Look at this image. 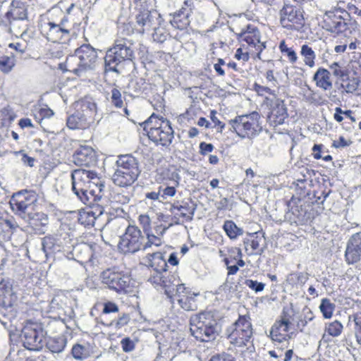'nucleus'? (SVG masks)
Instances as JSON below:
<instances>
[{
	"mask_svg": "<svg viewBox=\"0 0 361 361\" xmlns=\"http://www.w3.org/2000/svg\"><path fill=\"white\" fill-rule=\"evenodd\" d=\"M145 260L146 265L154 271L148 281L164 288L165 294L169 299L173 309L175 308L176 302L180 305V293L179 292L180 279L178 274H171V271L168 272L166 269L168 265L164 254L160 252L148 253Z\"/></svg>",
	"mask_w": 361,
	"mask_h": 361,
	"instance_id": "f257e3e1",
	"label": "nucleus"
},
{
	"mask_svg": "<svg viewBox=\"0 0 361 361\" xmlns=\"http://www.w3.org/2000/svg\"><path fill=\"white\" fill-rule=\"evenodd\" d=\"M71 179L72 190L83 204L87 205L102 200L104 184L97 171L75 169L71 173Z\"/></svg>",
	"mask_w": 361,
	"mask_h": 361,
	"instance_id": "f03ea898",
	"label": "nucleus"
},
{
	"mask_svg": "<svg viewBox=\"0 0 361 361\" xmlns=\"http://www.w3.org/2000/svg\"><path fill=\"white\" fill-rule=\"evenodd\" d=\"M135 42L130 38H116L106 51L104 71L120 73L119 68L136 59Z\"/></svg>",
	"mask_w": 361,
	"mask_h": 361,
	"instance_id": "7ed1b4c3",
	"label": "nucleus"
},
{
	"mask_svg": "<svg viewBox=\"0 0 361 361\" xmlns=\"http://www.w3.org/2000/svg\"><path fill=\"white\" fill-rule=\"evenodd\" d=\"M230 130L242 139L256 137L262 130V115L256 110L229 120Z\"/></svg>",
	"mask_w": 361,
	"mask_h": 361,
	"instance_id": "20e7f679",
	"label": "nucleus"
},
{
	"mask_svg": "<svg viewBox=\"0 0 361 361\" xmlns=\"http://www.w3.org/2000/svg\"><path fill=\"white\" fill-rule=\"evenodd\" d=\"M116 166V169L113 174L112 180L115 185L120 187L133 185L141 172L138 159L131 154L119 155Z\"/></svg>",
	"mask_w": 361,
	"mask_h": 361,
	"instance_id": "39448f33",
	"label": "nucleus"
},
{
	"mask_svg": "<svg viewBox=\"0 0 361 361\" xmlns=\"http://www.w3.org/2000/svg\"><path fill=\"white\" fill-rule=\"evenodd\" d=\"M138 221L146 235L145 247H157L164 243L162 236L167 227L161 221L157 213L153 212L140 214Z\"/></svg>",
	"mask_w": 361,
	"mask_h": 361,
	"instance_id": "423d86ee",
	"label": "nucleus"
},
{
	"mask_svg": "<svg viewBox=\"0 0 361 361\" xmlns=\"http://www.w3.org/2000/svg\"><path fill=\"white\" fill-rule=\"evenodd\" d=\"M13 280L7 278L0 281V322L6 326L18 314V296L13 288Z\"/></svg>",
	"mask_w": 361,
	"mask_h": 361,
	"instance_id": "0eeeda50",
	"label": "nucleus"
},
{
	"mask_svg": "<svg viewBox=\"0 0 361 361\" xmlns=\"http://www.w3.org/2000/svg\"><path fill=\"white\" fill-rule=\"evenodd\" d=\"M216 322L209 312H201L190 319V331L196 340L208 343L216 336Z\"/></svg>",
	"mask_w": 361,
	"mask_h": 361,
	"instance_id": "6e6552de",
	"label": "nucleus"
},
{
	"mask_svg": "<svg viewBox=\"0 0 361 361\" xmlns=\"http://www.w3.org/2000/svg\"><path fill=\"white\" fill-rule=\"evenodd\" d=\"M145 245L146 236L142 234L140 229L136 226L129 225L124 233L120 236L118 248L124 255L135 254L140 250L147 251L152 249V247H145Z\"/></svg>",
	"mask_w": 361,
	"mask_h": 361,
	"instance_id": "1a4fd4ad",
	"label": "nucleus"
},
{
	"mask_svg": "<svg viewBox=\"0 0 361 361\" xmlns=\"http://www.w3.org/2000/svg\"><path fill=\"white\" fill-rule=\"evenodd\" d=\"M355 23L350 13L343 8L325 12L322 20V27L333 33L344 32Z\"/></svg>",
	"mask_w": 361,
	"mask_h": 361,
	"instance_id": "9d476101",
	"label": "nucleus"
},
{
	"mask_svg": "<svg viewBox=\"0 0 361 361\" xmlns=\"http://www.w3.org/2000/svg\"><path fill=\"white\" fill-rule=\"evenodd\" d=\"M253 328L249 314L239 315L228 330V339L236 347H245L251 339Z\"/></svg>",
	"mask_w": 361,
	"mask_h": 361,
	"instance_id": "9b49d317",
	"label": "nucleus"
},
{
	"mask_svg": "<svg viewBox=\"0 0 361 361\" xmlns=\"http://www.w3.org/2000/svg\"><path fill=\"white\" fill-rule=\"evenodd\" d=\"M45 335L40 324L28 320L21 330L20 338L26 349L39 351L45 345Z\"/></svg>",
	"mask_w": 361,
	"mask_h": 361,
	"instance_id": "f8f14e48",
	"label": "nucleus"
},
{
	"mask_svg": "<svg viewBox=\"0 0 361 361\" xmlns=\"http://www.w3.org/2000/svg\"><path fill=\"white\" fill-rule=\"evenodd\" d=\"M263 105L266 106L267 121L269 126L277 127L285 123L288 118V107L283 99L278 97H265Z\"/></svg>",
	"mask_w": 361,
	"mask_h": 361,
	"instance_id": "ddd939ff",
	"label": "nucleus"
},
{
	"mask_svg": "<svg viewBox=\"0 0 361 361\" xmlns=\"http://www.w3.org/2000/svg\"><path fill=\"white\" fill-rule=\"evenodd\" d=\"M78 57L80 60L78 66L71 71L77 76H81L88 70H92L98 58L97 49L89 43H85L77 48L71 58Z\"/></svg>",
	"mask_w": 361,
	"mask_h": 361,
	"instance_id": "4468645a",
	"label": "nucleus"
},
{
	"mask_svg": "<svg viewBox=\"0 0 361 361\" xmlns=\"http://www.w3.org/2000/svg\"><path fill=\"white\" fill-rule=\"evenodd\" d=\"M37 200V197L35 191L22 190L12 195L9 204L13 212L21 219L33 210Z\"/></svg>",
	"mask_w": 361,
	"mask_h": 361,
	"instance_id": "2eb2a0df",
	"label": "nucleus"
},
{
	"mask_svg": "<svg viewBox=\"0 0 361 361\" xmlns=\"http://www.w3.org/2000/svg\"><path fill=\"white\" fill-rule=\"evenodd\" d=\"M100 278L104 284L118 293H126L130 288V276L123 271H116L115 267L103 271Z\"/></svg>",
	"mask_w": 361,
	"mask_h": 361,
	"instance_id": "dca6fc26",
	"label": "nucleus"
},
{
	"mask_svg": "<svg viewBox=\"0 0 361 361\" xmlns=\"http://www.w3.org/2000/svg\"><path fill=\"white\" fill-rule=\"evenodd\" d=\"M236 38L240 43H244L246 49L255 51L259 58L266 48L264 42L261 41V33L257 26L247 25L245 28L237 34Z\"/></svg>",
	"mask_w": 361,
	"mask_h": 361,
	"instance_id": "f3484780",
	"label": "nucleus"
},
{
	"mask_svg": "<svg viewBox=\"0 0 361 361\" xmlns=\"http://www.w3.org/2000/svg\"><path fill=\"white\" fill-rule=\"evenodd\" d=\"M102 252L99 245L96 243H80L73 246L71 251L66 252V258L74 259L81 264L92 262L93 259L97 258Z\"/></svg>",
	"mask_w": 361,
	"mask_h": 361,
	"instance_id": "a211bd4d",
	"label": "nucleus"
},
{
	"mask_svg": "<svg viewBox=\"0 0 361 361\" xmlns=\"http://www.w3.org/2000/svg\"><path fill=\"white\" fill-rule=\"evenodd\" d=\"M281 26L288 30H300L305 23L301 8L293 4H284L279 11Z\"/></svg>",
	"mask_w": 361,
	"mask_h": 361,
	"instance_id": "6ab92c4d",
	"label": "nucleus"
},
{
	"mask_svg": "<svg viewBox=\"0 0 361 361\" xmlns=\"http://www.w3.org/2000/svg\"><path fill=\"white\" fill-rule=\"evenodd\" d=\"M219 257L226 264L227 279L229 276L235 275L240 267H244L245 262L243 257L242 250L239 247L228 246L219 250Z\"/></svg>",
	"mask_w": 361,
	"mask_h": 361,
	"instance_id": "aec40b11",
	"label": "nucleus"
},
{
	"mask_svg": "<svg viewBox=\"0 0 361 361\" xmlns=\"http://www.w3.org/2000/svg\"><path fill=\"white\" fill-rule=\"evenodd\" d=\"M292 322L289 315L283 311L280 318L275 321L269 331V336L272 341L277 343L291 339Z\"/></svg>",
	"mask_w": 361,
	"mask_h": 361,
	"instance_id": "412c9836",
	"label": "nucleus"
},
{
	"mask_svg": "<svg viewBox=\"0 0 361 361\" xmlns=\"http://www.w3.org/2000/svg\"><path fill=\"white\" fill-rule=\"evenodd\" d=\"M72 161L76 166L92 167L97 164L98 157L91 146L80 145L74 150Z\"/></svg>",
	"mask_w": 361,
	"mask_h": 361,
	"instance_id": "4be33fe9",
	"label": "nucleus"
},
{
	"mask_svg": "<svg viewBox=\"0 0 361 361\" xmlns=\"http://www.w3.org/2000/svg\"><path fill=\"white\" fill-rule=\"evenodd\" d=\"M161 18V15L156 10H140L135 17L136 23L140 27L139 32L142 33L149 32L156 26L160 25Z\"/></svg>",
	"mask_w": 361,
	"mask_h": 361,
	"instance_id": "5701e85b",
	"label": "nucleus"
},
{
	"mask_svg": "<svg viewBox=\"0 0 361 361\" xmlns=\"http://www.w3.org/2000/svg\"><path fill=\"white\" fill-rule=\"evenodd\" d=\"M35 234H44L49 224V216L42 212L32 210L21 218Z\"/></svg>",
	"mask_w": 361,
	"mask_h": 361,
	"instance_id": "b1692460",
	"label": "nucleus"
},
{
	"mask_svg": "<svg viewBox=\"0 0 361 361\" xmlns=\"http://www.w3.org/2000/svg\"><path fill=\"white\" fill-rule=\"evenodd\" d=\"M173 134L171 123H166L162 128L151 127L147 136L156 145L169 146L172 142Z\"/></svg>",
	"mask_w": 361,
	"mask_h": 361,
	"instance_id": "393cba45",
	"label": "nucleus"
},
{
	"mask_svg": "<svg viewBox=\"0 0 361 361\" xmlns=\"http://www.w3.org/2000/svg\"><path fill=\"white\" fill-rule=\"evenodd\" d=\"M42 246L47 259L54 258L56 254L62 253L66 255V246L63 244L62 240L57 236L48 235L42 239Z\"/></svg>",
	"mask_w": 361,
	"mask_h": 361,
	"instance_id": "a878e982",
	"label": "nucleus"
},
{
	"mask_svg": "<svg viewBox=\"0 0 361 361\" xmlns=\"http://www.w3.org/2000/svg\"><path fill=\"white\" fill-rule=\"evenodd\" d=\"M75 110L78 111L82 114L85 115L89 118H95L97 113V106L94 99L86 95L73 103Z\"/></svg>",
	"mask_w": 361,
	"mask_h": 361,
	"instance_id": "bb28decb",
	"label": "nucleus"
},
{
	"mask_svg": "<svg viewBox=\"0 0 361 361\" xmlns=\"http://www.w3.org/2000/svg\"><path fill=\"white\" fill-rule=\"evenodd\" d=\"M95 118H89L85 115L82 114L78 111L67 116L66 126L69 129H87L89 128L94 123Z\"/></svg>",
	"mask_w": 361,
	"mask_h": 361,
	"instance_id": "cd10ccee",
	"label": "nucleus"
},
{
	"mask_svg": "<svg viewBox=\"0 0 361 361\" xmlns=\"http://www.w3.org/2000/svg\"><path fill=\"white\" fill-rule=\"evenodd\" d=\"M313 80L317 87L323 91L331 90L334 83L331 79V73L325 68H319L313 75Z\"/></svg>",
	"mask_w": 361,
	"mask_h": 361,
	"instance_id": "c85d7f7f",
	"label": "nucleus"
},
{
	"mask_svg": "<svg viewBox=\"0 0 361 361\" xmlns=\"http://www.w3.org/2000/svg\"><path fill=\"white\" fill-rule=\"evenodd\" d=\"M170 214H164L163 213H157L161 221L166 224V227L169 229L173 225H178L180 213V204L179 201H176L169 204V207L166 208Z\"/></svg>",
	"mask_w": 361,
	"mask_h": 361,
	"instance_id": "c756f323",
	"label": "nucleus"
},
{
	"mask_svg": "<svg viewBox=\"0 0 361 361\" xmlns=\"http://www.w3.org/2000/svg\"><path fill=\"white\" fill-rule=\"evenodd\" d=\"M5 17L9 22L26 20L27 18V6L20 1L13 0L11 4V9L6 13Z\"/></svg>",
	"mask_w": 361,
	"mask_h": 361,
	"instance_id": "7c9ffc66",
	"label": "nucleus"
},
{
	"mask_svg": "<svg viewBox=\"0 0 361 361\" xmlns=\"http://www.w3.org/2000/svg\"><path fill=\"white\" fill-rule=\"evenodd\" d=\"M48 27L47 31V39L52 42H59L64 35H68L70 30L66 27H61L58 23L54 22H48L46 23Z\"/></svg>",
	"mask_w": 361,
	"mask_h": 361,
	"instance_id": "2f4dec72",
	"label": "nucleus"
},
{
	"mask_svg": "<svg viewBox=\"0 0 361 361\" xmlns=\"http://www.w3.org/2000/svg\"><path fill=\"white\" fill-rule=\"evenodd\" d=\"M128 89L131 91V94L135 96L147 95L152 90V85L145 79L137 78L129 82Z\"/></svg>",
	"mask_w": 361,
	"mask_h": 361,
	"instance_id": "473e14b6",
	"label": "nucleus"
},
{
	"mask_svg": "<svg viewBox=\"0 0 361 361\" xmlns=\"http://www.w3.org/2000/svg\"><path fill=\"white\" fill-rule=\"evenodd\" d=\"M309 279V274L305 271H293L288 274L286 279V285L291 288H301Z\"/></svg>",
	"mask_w": 361,
	"mask_h": 361,
	"instance_id": "72a5a7b5",
	"label": "nucleus"
},
{
	"mask_svg": "<svg viewBox=\"0 0 361 361\" xmlns=\"http://www.w3.org/2000/svg\"><path fill=\"white\" fill-rule=\"evenodd\" d=\"M93 352V346L86 341L74 344L71 350L73 357L77 360L87 359Z\"/></svg>",
	"mask_w": 361,
	"mask_h": 361,
	"instance_id": "f704fd0d",
	"label": "nucleus"
},
{
	"mask_svg": "<svg viewBox=\"0 0 361 361\" xmlns=\"http://www.w3.org/2000/svg\"><path fill=\"white\" fill-rule=\"evenodd\" d=\"M67 344V338L65 335L59 336L50 337L47 340L45 338V345L47 348L54 353L62 352Z\"/></svg>",
	"mask_w": 361,
	"mask_h": 361,
	"instance_id": "c9c22d12",
	"label": "nucleus"
},
{
	"mask_svg": "<svg viewBox=\"0 0 361 361\" xmlns=\"http://www.w3.org/2000/svg\"><path fill=\"white\" fill-rule=\"evenodd\" d=\"M262 238L259 237L257 233H252L244 239V247L248 255H256L259 253V244Z\"/></svg>",
	"mask_w": 361,
	"mask_h": 361,
	"instance_id": "e433bc0d",
	"label": "nucleus"
},
{
	"mask_svg": "<svg viewBox=\"0 0 361 361\" xmlns=\"http://www.w3.org/2000/svg\"><path fill=\"white\" fill-rule=\"evenodd\" d=\"M166 123H171L163 116H159V115L153 113L145 121L142 123L141 126H143V130L145 131L148 135V132L151 127L162 128L164 123L165 124Z\"/></svg>",
	"mask_w": 361,
	"mask_h": 361,
	"instance_id": "4c0bfd02",
	"label": "nucleus"
},
{
	"mask_svg": "<svg viewBox=\"0 0 361 361\" xmlns=\"http://www.w3.org/2000/svg\"><path fill=\"white\" fill-rule=\"evenodd\" d=\"M360 80L357 78L350 76L348 69L346 70V75L343 77L341 81L340 88L345 92H353L359 87Z\"/></svg>",
	"mask_w": 361,
	"mask_h": 361,
	"instance_id": "58836bf2",
	"label": "nucleus"
},
{
	"mask_svg": "<svg viewBox=\"0 0 361 361\" xmlns=\"http://www.w3.org/2000/svg\"><path fill=\"white\" fill-rule=\"evenodd\" d=\"M182 308L186 311L196 310L197 308V303L195 300V297L198 296L199 293H192V295H189L188 292L186 290V288H185L183 284H182Z\"/></svg>",
	"mask_w": 361,
	"mask_h": 361,
	"instance_id": "ea45409f",
	"label": "nucleus"
},
{
	"mask_svg": "<svg viewBox=\"0 0 361 361\" xmlns=\"http://www.w3.org/2000/svg\"><path fill=\"white\" fill-rule=\"evenodd\" d=\"M169 22L173 28V30H169L170 36L179 42L180 40V35H179L178 31L180 27V10H178L173 13H170Z\"/></svg>",
	"mask_w": 361,
	"mask_h": 361,
	"instance_id": "a19ab883",
	"label": "nucleus"
},
{
	"mask_svg": "<svg viewBox=\"0 0 361 361\" xmlns=\"http://www.w3.org/2000/svg\"><path fill=\"white\" fill-rule=\"evenodd\" d=\"M300 55L303 58L304 63L308 67H314L316 63L317 55L312 48L308 44L301 46Z\"/></svg>",
	"mask_w": 361,
	"mask_h": 361,
	"instance_id": "79ce46f5",
	"label": "nucleus"
},
{
	"mask_svg": "<svg viewBox=\"0 0 361 361\" xmlns=\"http://www.w3.org/2000/svg\"><path fill=\"white\" fill-rule=\"evenodd\" d=\"M279 50L283 56H286L288 62L290 63H297L298 57L294 47H288L285 39L280 41Z\"/></svg>",
	"mask_w": 361,
	"mask_h": 361,
	"instance_id": "37998d69",
	"label": "nucleus"
},
{
	"mask_svg": "<svg viewBox=\"0 0 361 361\" xmlns=\"http://www.w3.org/2000/svg\"><path fill=\"white\" fill-rule=\"evenodd\" d=\"M223 229L230 239H235L243 233V228H239L232 220L225 221L223 224Z\"/></svg>",
	"mask_w": 361,
	"mask_h": 361,
	"instance_id": "c03bdc74",
	"label": "nucleus"
},
{
	"mask_svg": "<svg viewBox=\"0 0 361 361\" xmlns=\"http://www.w3.org/2000/svg\"><path fill=\"white\" fill-rule=\"evenodd\" d=\"M335 307V304L331 302V300L328 299V298L322 299L319 307L324 319H330L332 317Z\"/></svg>",
	"mask_w": 361,
	"mask_h": 361,
	"instance_id": "a18cd8bd",
	"label": "nucleus"
},
{
	"mask_svg": "<svg viewBox=\"0 0 361 361\" xmlns=\"http://www.w3.org/2000/svg\"><path fill=\"white\" fill-rule=\"evenodd\" d=\"M16 65L15 56L11 53V56H0V71L4 73H10Z\"/></svg>",
	"mask_w": 361,
	"mask_h": 361,
	"instance_id": "49530a36",
	"label": "nucleus"
},
{
	"mask_svg": "<svg viewBox=\"0 0 361 361\" xmlns=\"http://www.w3.org/2000/svg\"><path fill=\"white\" fill-rule=\"evenodd\" d=\"M361 259V252L353 247L346 245L345 252V259L348 264H354L358 263Z\"/></svg>",
	"mask_w": 361,
	"mask_h": 361,
	"instance_id": "de8ad7c7",
	"label": "nucleus"
},
{
	"mask_svg": "<svg viewBox=\"0 0 361 361\" xmlns=\"http://www.w3.org/2000/svg\"><path fill=\"white\" fill-rule=\"evenodd\" d=\"M343 325L339 321H334L328 323L325 326L324 331L327 333L329 336H338L343 332Z\"/></svg>",
	"mask_w": 361,
	"mask_h": 361,
	"instance_id": "09e8293b",
	"label": "nucleus"
},
{
	"mask_svg": "<svg viewBox=\"0 0 361 361\" xmlns=\"http://www.w3.org/2000/svg\"><path fill=\"white\" fill-rule=\"evenodd\" d=\"M95 220V217H94L92 213H90L87 209L80 212L78 219V223L85 227L93 226Z\"/></svg>",
	"mask_w": 361,
	"mask_h": 361,
	"instance_id": "8fccbe9b",
	"label": "nucleus"
},
{
	"mask_svg": "<svg viewBox=\"0 0 361 361\" xmlns=\"http://www.w3.org/2000/svg\"><path fill=\"white\" fill-rule=\"evenodd\" d=\"M134 29L130 23H123L118 25V32L116 38H129L133 34Z\"/></svg>",
	"mask_w": 361,
	"mask_h": 361,
	"instance_id": "3c124183",
	"label": "nucleus"
},
{
	"mask_svg": "<svg viewBox=\"0 0 361 361\" xmlns=\"http://www.w3.org/2000/svg\"><path fill=\"white\" fill-rule=\"evenodd\" d=\"M102 200L101 201H94L92 204H87L86 208L90 213H92V216L97 219V217L100 216L104 212V208L102 205Z\"/></svg>",
	"mask_w": 361,
	"mask_h": 361,
	"instance_id": "603ef678",
	"label": "nucleus"
},
{
	"mask_svg": "<svg viewBox=\"0 0 361 361\" xmlns=\"http://www.w3.org/2000/svg\"><path fill=\"white\" fill-rule=\"evenodd\" d=\"M252 90L256 92L258 96H261V97H264V99L267 97V94L271 95L272 97L275 96L276 91L271 90L270 87L267 86H262V85L255 82L252 85Z\"/></svg>",
	"mask_w": 361,
	"mask_h": 361,
	"instance_id": "864d4df0",
	"label": "nucleus"
},
{
	"mask_svg": "<svg viewBox=\"0 0 361 361\" xmlns=\"http://www.w3.org/2000/svg\"><path fill=\"white\" fill-rule=\"evenodd\" d=\"M354 336L357 343L361 345V312L353 314Z\"/></svg>",
	"mask_w": 361,
	"mask_h": 361,
	"instance_id": "5fc2aeb1",
	"label": "nucleus"
},
{
	"mask_svg": "<svg viewBox=\"0 0 361 361\" xmlns=\"http://www.w3.org/2000/svg\"><path fill=\"white\" fill-rule=\"evenodd\" d=\"M329 68L334 76L338 78L341 81L343 77L346 76V68L341 66L338 62H334L329 66Z\"/></svg>",
	"mask_w": 361,
	"mask_h": 361,
	"instance_id": "6e6d98bb",
	"label": "nucleus"
},
{
	"mask_svg": "<svg viewBox=\"0 0 361 361\" xmlns=\"http://www.w3.org/2000/svg\"><path fill=\"white\" fill-rule=\"evenodd\" d=\"M209 118L214 123L213 128H216V131L219 133H222L226 127V123H224V122H221V121L219 120V118L217 116L216 110H215V109L210 110Z\"/></svg>",
	"mask_w": 361,
	"mask_h": 361,
	"instance_id": "4d7b16f0",
	"label": "nucleus"
},
{
	"mask_svg": "<svg viewBox=\"0 0 361 361\" xmlns=\"http://www.w3.org/2000/svg\"><path fill=\"white\" fill-rule=\"evenodd\" d=\"M245 48L246 49L245 44L241 43L240 47L235 52V59L240 60L243 63L247 62L250 59V51H244Z\"/></svg>",
	"mask_w": 361,
	"mask_h": 361,
	"instance_id": "13d9d810",
	"label": "nucleus"
},
{
	"mask_svg": "<svg viewBox=\"0 0 361 361\" xmlns=\"http://www.w3.org/2000/svg\"><path fill=\"white\" fill-rule=\"evenodd\" d=\"M150 104L157 112H162L165 108V102L160 94L154 95L150 99Z\"/></svg>",
	"mask_w": 361,
	"mask_h": 361,
	"instance_id": "bf43d9fd",
	"label": "nucleus"
},
{
	"mask_svg": "<svg viewBox=\"0 0 361 361\" xmlns=\"http://www.w3.org/2000/svg\"><path fill=\"white\" fill-rule=\"evenodd\" d=\"M347 245L361 252V231L355 233L348 240Z\"/></svg>",
	"mask_w": 361,
	"mask_h": 361,
	"instance_id": "052dcab7",
	"label": "nucleus"
},
{
	"mask_svg": "<svg viewBox=\"0 0 361 361\" xmlns=\"http://www.w3.org/2000/svg\"><path fill=\"white\" fill-rule=\"evenodd\" d=\"M111 102L116 108H121L123 106L121 93L116 88L111 90Z\"/></svg>",
	"mask_w": 361,
	"mask_h": 361,
	"instance_id": "680f3d73",
	"label": "nucleus"
},
{
	"mask_svg": "<svg viewBox=\"0 0 361 361\" xmlns=\"http://www.w3.org/2000/svg\"><path fill=\"white\" fill-rule=\"evenodd\" d=\"M151 31H153L152 37L154 41L159 43H163L166 39V35L165 34L164 29L160 27L159 25L156 26V27H154V29H152Z\"/></svg>",
	"mask_w": 361,
	"mask_h": 361,
	"instance_id": "e2e57ef3",
	"label": "nucleus"
},
{
	"mask_svg": "<svg viewBox=\"0 0 361 361\" xmlns=\"http://www.w3.org/2000/svg\"><path fill=\"white\" fill-rule=\"evenodd\" d=\"M130 321V316L128 314L123 313L117 319L113 320L109 326H114L116 329H121L127 325Z\"/></svg>",
	"mask_w": 361,
	"mask_h": 361,
	"instance_id": "0e129e2a",
	"label": "nucleus"
},
{
	"mask_svg": "<svg viewBox=\"0 0 361 361\" xmlns=\"http://www.w3.org/2000/svg\"><path fill=\"white\" fill-rule=\"evenodd\" d=\"M169 85L171 87L176 88L179 87L180 86V73L176 69L175 71H171L170 72V75L169 76Z\"/></svg>",
	"mask_w": 361,
	"mask_h": 361,
	"instance_id": "69168bd1",
	"label": "nucleus"
},
{
	"mask_svg": "<svg viewBox=\"0 0 361 361\" xmlns=\"http://www.w3.org/2000/svg\"><path fill=\"white\" fill-rule=\"evenodd\" d=\"M16 156H21V161L23 164L32 167L35 164V159L33 157L28 156L23 150L16 151L13 152Z\"/></svg>",
	"mask_w": 361,
	"mask_h": 361,
	"instance_id": "338daca9",
	"label": "nucleus"
},
{
	"mask_svg": "<svg viewBox=\"0 0 361 361\" xmlns=\"http://www.w3.org/2000/svg\"><path fill=\"white\" fill-rule=\"evenodd\" d=\"M224 66H226V62L224 59L218 58L214 63V68L217 76L224 77L226 75Z\"/></svg>",
	"mask_w": 361,
	"mask_h": 361,
	"instance_id": "774afa93",
	"label": "nucleus"
}]
</instances>
